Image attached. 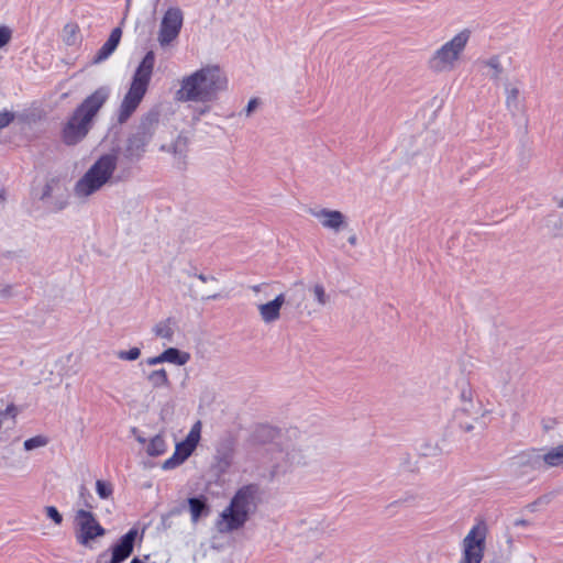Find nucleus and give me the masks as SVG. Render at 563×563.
<instances>
[{"label": "nucleus", "mask_w": 563, "mask_h": 563, "mask_svg": "<svg viewBox=\"0 0 563 563\" xmlns=\"http://www.w3.org/2000/svg\"><path fill=\"white\" fill-rule=\"evenodd\" d=\"M485 536L473 527L463 540V556L460 563H481L484 556Z\"/></svg>", "instance_id": "12"}, {"label": "nucleus", "mask_w": 563, "mask_h": 563, "mask_svg": "<svg viewBox=\"0 0 563 563\" xmlns=\"http://www.w3.org/2000/svg\"><path fill=\"white\" fill-rule=\"evenodd\" d=\"M117 166V153L112 152L101 155L75 184V196L88 198L103 186L117 183L118 179L114 177Z\"/></svg>", "instance_id": "6"}, {"label": "nucleus", "mask_w": 563, "mask_h": 563, "mask_svg": "<svg viewBox=\"0 0 563 563\" xmlns=\"http://www.w3.org/2000/svg\"><path fill=\"white\" fill-rule=\"evenodd\" d=\"M286 302L285 294L277 295L273 300L258 305L261 319L265 323H273L280 318V309Z\"/></svg>", "instance_id": "15"}, {"label": "nucleus", "mask_w": 563, "mask_h": 563, "mask_svg": "<svg viewBox=\"0 0 563 563\" xmlns=\"http://www.w3.org/2000/svg\"><path fill=\"white\" fill-rule=\"evenodd\" d=\"M417 497L413 494L407 493L404 496H401L399 499L395 500V505L399 506H411L415 504Z\"/></svg>", "instance_id": "37"}, {"label": "nucleus", "mask_w": 563, "mask_h": 563, "mask_svg": "<svg viewBox=\"0 0 563 563\" xmlns=\"http://www.w3.org/2000/svg\"><path fill=\"white\" fill-rule=\"evenodd\" d=\"M470 38L468 29L460 31L431 54L427 60L428 68L434 74L453 71L462 59Z\"/></svg>", "instance_id": "7"}, {"label": "nucleus", "mask_w": 563, "mask_h": 563, "mask_svg": "<svg viewBox=\"0 0 563 563\" xmlns=\"http://www.w3.org/2000/svg\"><path fill=\"white\" fill-rule=\"evenodd\" d=\"M558 205L560 208H563V199H561Z\"/></svg>", "instance_id": "59"}, {"label": "nucleus", "mask_w": 563, "mask_h": 563, "mask_svg": "<svg viewBox=\"0 0 563 563\" xmlns=\"http://www.w3.org/2000/svg\"><path fill=\"white\" fill-rule=\"evenodd\" d=\"M188 137L180 133L170 145H162L161 151L169 152L175 157L183 161L186 157V153L188 151Z\"/></svg>", "instance_id": "18"}, {"label": "nucleus", "mask_w": 563, "mask_h": 563, "mask_svg": "<svg viewBox=\"0 0 563 563\" xmlns=\"http://www.w3.org/2000/svg\"><path fill=\"white\" fill-rule=\"evenodd\" d=\"M130 563H143V561H141L137 558H134Z\"/></svg>", "instance_id": "56"}, {"label": "nucleus", "mask_w": 563, "mask_h": 563, "mask_svg": "<svg viewBox=\"0 0 563 563\" xmlns=\"http://www.w3.org/2000/svg\"><path fill=\"white\" fill-rule=\"evenodd\" d=\"M11 36H12L11 29L7 25H1L0 26V48L10 42Z\"/></svg>", "instance_id": "36"}, {"label": "nucleus", "mask_w": 563, "mask_h": 563, "mask_svg": "<svg viewBox=\"0 0 563 563\" xmlns=\"http://www.w3.org/2000/svg\"><path fill=\"white\" fill-rule=\"evenodd\" d=\"M295 287H300V290H299V298L302 299L303 298V283L302 282H296L294 284Z\"/></svg>", "instance_id": "46"}, {"label": "nucleus", "mask_w": 563, "mask_h": 563, "mask_svg": "<svg viewBox=\"0 0 563 563\" xmlns=\"http://www.w3.org/2000/svg\"><path fill=\"white\" fill-rule=\"evenodd\" d=\"M184 462H185V459L179 456L178 453L175 451L174 454L163 463L162 467L164 470H173V468L179 466Z\"/></svg>", "instance_id": "32"}, {"label": "nucleus", "mask_w": 563, "mask_h": 563, "mask_svg": "<svg viewBox=\"0 0 563 563\" xmlns=\"http://www.w3.org/2000/svg\"><path fill=\"white\" fill-rule=\"evenodd\" d=\"M196 277H197L199 280H201L202 283H207V282H209V280H213V282H216V280H217V278H216L214 276H207V275H205V274H197V275H196Z\"/></svg>", "instance_id": "45"}, {"label": "nucleus", "mask_w": 563, "mask_h": 563, "mask_svg": "<svg viewBox=\"0 0 563 563\" xmlns=\"http://www.w3.org/2000/svg\"><path fill=\"white\" fill-rule=\"evenodd\" d=\"M188 505L192 522H197L201 516H206L209 512L205 496L189 498Z\"/></svg>", "instance_id": "19"}, {"label": "nucleus", "mask_w": 563, "mask_h": 563, "mask_svg": "<svg viewBox=\"0 0 563 563\" xmlns=\"http://www.w3.org/2000/svg\"><path fill=\"white\" fill-rule=\"evenodd\" d=\"M11 415L13 418L16 415V408L13 404L9 405L4 411L0 412V416Z\"/></svg>", "instance_id": "43"}, {"label": "nucleus", "mask_w": 563, "mask_h": 563, "mask_svg": "<svg viewBox=\"0 0 563 563\" xmlns=\"http://www.w3.org/2000/svg\"><path fill=\"white\" fill-rule=\"evenodd\" d=\"M257 104H258L257 99H255V98L251 99L245 109L246 115H250L255 110Z\"/></svg>", "instance_id": "42"}, {"label": "nucleus", "mask_w": 563, "mask_h": 563, "mask_svg": "<svg viewBox=\"0 0 563 563\" xmlns=\"http://www.w3.org/2000/svg\"><path fill=\"white\" fill-rule=\"evenodd\" d=\"M122 31L120 27H115L111 31L110 36L106 43L99 48L97 54L92 58V64H100L106 60L118 47L121 40Z\"/></svg>", "instance_id": "17"}, {"label": "nucleus", "mask_w": 563, "mask_h": 563, "mask_svg": "<svg viewBox=\"0 0 563 563\" xmlns=\"http://www.w3.org/2000/svg\"><path fill=\"white\" fill-rule=\"evenodd\" d=\"M80 29L79 25L75 22H69L64 25L63 32H62V38L63 42L67 46H74L80 41L79 35Z\"/></svg>", "instance_id": "22"}, {"label": "nucleus", "mask_w": 563, "mask_h": 563, "mask_svg": "<svg viewBox=\"0 0 563 563\" xmlns=\"http://www.w3.org/2000/svg\"><path fill=\"white\" fill-rule=\"evenodd\" d=\"M136 440L140 443H143V444L145 443V439L143 437H137Z\"/></svg>", "instance_id": "55"}, {"label": "nucleus", "mask_w": 563, "mask_h": 563, "mask_svg": "<svg viewBox=\"0 0 563 563\" xmlns=\"http://www.w3.org/2000/svg\"><path fill=\"white\" fill-rule=\"evenodd\" d=\"M141 356V350L139 347H131L128 351L117 352V357L122 361H136Z\"/></svg>", "instance_id": "31"}, {"label": "nucleus", "mask_w": 563, "mask_h": 563, "mask_svg": "<svg viewBox=\"0 0 563 563\" xmlns=\"http://www.w3.org/2000/svg\"><path fill=\"white\" fill-rule=\"evenodd\" d=\"M309 213L318 219L324 229L334 233H339L347 227L346 217L339 210L328 208L310 209Z\"/></svg>", "instance_id": "13"}, {"label": "nucleus", "mask_w": 563, "mask_h": 563, "mask_svg": "<svg viewBox=\"0 0 563 563\" xmlns=\"http://www.w3.org/2000/svg\"><path fill=\"white\" fill-rule=\"evenodd\" d=\"M0 199H1V201H4V199H5V198H4V192H3V191H2V192H0Z\"/></svg>", "instance_id": "58"}, {"label": "nucleus", "mask_w": 563, "mask_h": 563, "mask_svg": "<svg viewBox=\"0 0 563 563\" xmlns=\"http://www.w3.org/2000/svg\"><path fill=\"white\" fill-rule=\"evenodd\" d=\"M220 296L219 294L209 295L207 297H201L202 300H209V299H218Z\"/></svg>", "instance_id": "49"}, {"label": "nucleus", "mask_w": 563, "mask_h": 563, "mask_svg": "<svg viewBox=\"0 0 563 563\" xmlns=\"http://www.w3.org/2000/svg\"><path fill=\"white\" fill-rule=\"evenodd\" d=\"M227 87L228 79L221 68L208 65L181 79L176 99L183 102L208 103L214 101Z\"/></svg>", "instance_id": "2"}, {"label": "nucleus", "mask_w": 563, "mask_h": 563, "mask_svg": "<svg viewBox=\"0 0 563 563\" xmlns=\"http://www.w3.org/2000/svg\"><path fill=\"white\" fill-rule=\"evenodd\" d=\"M14 119V113L10 111L0 112V130L8 126Z\"/></svg>", "instance_id": "38"}, {"label": "nucleus", "mask_w": 563, "mask_h": 563, "mask_svg": "<svg viewBox=\"0 0 563 563\" xmlns=\"http://www.w3.org/2000/svg\"><path fill=\"white\" fill-rule=\"evenodd\" d=\"M552 499H553V493L545 494V495L540 496L538 499H536V504H539L540 506L548 505L551 503Z\"/></svg>", "instance_id": "41"}, {"label": "nucleus", "mask_w": 563, "mask_h": 563, "mask_svg": "<svg viewBox=\"0 0 563 563\" xmlns=\"http://www.w3.org/2000/svg\"><path fill=\"white\" fill-rule=\"evenodd\" d=\"M166 448L164 438L161 434H157L151 439L146 448V453L150 456H159L166 452Z\"/></svg>", "instance_id": "24"}, {"label": "nucleus", "mask_w": 563, "mask_h": 563, "mask_svg": "<svg viewBox=\"0 0 563 563\" xmlns=\"http://www.w3.org/2000/svg\"><path fill=\"white\" fill-rule=\"evenodd\" d=\"M347 241H349V243H350L351 245H353V246H354V245H356V243H357L356 234H352V235H350V238L347 239Z\"/></svg>", "instance_id": "47"}, {"label": "nucleus", "mask_w": 563, "mask_h": 563, "mask_svg": "<svg viewBox=\"0 0 563 563\" xmlns=\"http://www.w3.org/2000/svg\"><path fill=\"white\" fill-rule=\"evenodd\" d=\"M420 453L423 456H437L442 453V449L438 443L426 442L420 446Z\"/></svg>", "instance_id": "29"}, {"label": "nucleus", "mask_w": 563, "mask_h": 563, "mask_svg": "<svg viewBox=\"0 0 563 563\" xmlns=\"http://www.w3.org/2000/svg\"><path fill=\"white\" fill-rule=\"evenodd\" d=\"M67 205V201H59L56 203L55 210H63Z\"/></svg>", "instance_id": "48"}, {"label": "nucleus", "mask_w": 563, "mask_h": 563, "mask_svg": "<svg viewBox=\"0 0 563 563\" xmlns=\"http://www.w3.org/2000/svg\"><path fill=\"white\" fill-rule=\"evenodd\" d=\"M515 525H516V526H525V525H527V521H526V520H523V519H520V520H517V521L515 522Z\"/></svg>", "instance_id": "52"}, {"label": "nucleus", "mask_w": 563, "mask_h": 563, "mask_svg": "<svg viewBox=\"0 0 563 563\" xmlns=\"http://www.w3.org/2000/svg\"><path fill=\"white\" fill-rule=\"evenodd\" d=\"M46 516L52 519L56 525H60L63 522V516L59 514L56 507L46 506L45 507Z\"/></svg>", "instance_id": "34"}, {"label": "nucleus", "mask_w": 563, "mask_h": 563, "mask_svg": "<svg viewBox=\"0 0 563 563\" xmlns=\"http://www.w3.org/2000/svg\"><path fill=\"white\" fill-rule=\"evenodd\" d=\"M463 430L466 431V432H470L473 430V426L472 424H465V426H462Z\"/></svg>", "instance_id": "51"}, {"label": "nucleus", "mask_w": 563, "mask_h": 563, "mask_svg": "<svg viewBox=\"0 0 563 563\" xmlns=\"http://www.w3.org/2000/svg\"><path fill=\"white\" fill-rule=\"evenodd\" d=\"M164 362H168L176 365H185L190 360L188 352H183L176 347H168L163 351Z\"/></svg>", "instance_id": "21"}, {"label": "nucleus", "mask_w": 563, "mask_h": 563, "mask_svg": "<svg viewBox=\"0 0 563 563\" xmlns=\"http://www.w3.org/2000/svg\"><path fill=\"white\" fill-rule=\"evenodd\" d=\"M273 453L269 471L272 479L307 465L311 457V440L297 428H289L280 442V448Z\"/></svg>", "instance_id": "3"}, {"label": "nucleus", "mask_w": 563, "mask_h": 563, "mask_svg": "<svg viewBox=\"0 0 563 563\" xmlns=\"http://www.w3.org/2000/svg\"><path fill=\"white\" fill-rule=\"evenodd\" d=\"M85 494H88V490L85 486L80 487V496H84Z\"/></svg>", "instance_id": "53"}, {"label": "nucleus", "mask_w": 563, "mask_h": 563, "mask_svg": "<svg viewBox=\"0 0 563 563\" xmlns=\"http://www.w3.org/2000/svg\"><path fill=\"white\" fill-rule=\"evenodd\" d=\"M505 106L512 117L523 112L525 104L520 97V89L518 85L506 84L505 85Z\"/></svg>", "instance_id": "16"}, {"label": "nucleus", "mask_w": 563, "mask_h": 563, "mask_svg": "<svg viewBox=\"0 0 563 563\" xmlns=\"http://www.w3.org/2000/svg\"><path fill=\"white\" fill-rule=\"evenodd\" d=\"M476 404H474V401H466V402H462L461 407H460V411L465 413V415H474V413H477V410H476Z\"/></svg>", "instance_id": "39"}, {"label": "nucleus", "mask_w": 563, "mask_h": 563, "mask_svg": "<svg viewBox=\"0 0 563 563\" xmlns=\"http://www.w3.org/2000/svg\"><path fill=\"white\" fill-rule=\"evenodd\" d=\"M96 492L101 499H108L113 493L111 483L98 479L96 482Z\"/></svg>", "instance_id": "26"}, {"label": "nucleus", "mask_w": 563, "mask_h": 563, "mask_svg": "<svg viewBox=\"0 0 563 563\" xmlns=\"http://www.w3.org/2000/svg\"><path fill=\"white\" fill-rule=\"evenodd\" d=\"M196 449V445L194 443H190L189 441L184 440L183 442L178 443L176 445V452L179 456L185 459V461L191 455L194 450Z\"/></svg>", "instance_id": "30"}, {"label": "nucleus", "mask_w": 563, "mask_h": 563, "mask_svg": "<svg viewBox=\"0 0 563 563\" xmlns=\"http://www.w3.org/2000/svg\"><path fill=\"white\" fill-rule=\"evenodd\" d=\"M258 494L260 487L256 484L241 487L232 497L230 505L221 512L218 530L223 533L242 528L257 508Z\"/></svg>", "instance_id": "4"}, {"label": "nucleus", "mask_w": 563, "mask_h": 563, "mask_svg": "<svg viewBox=\"0 0 563 563\" xmlns=\"http://www.w3.org/2000/svg\"><path fill=\"white\" fill-rule=\"evenodd\" d=\"M136 536V529H130L125 534H123L112 547L111 559L107 563H122L126 560L133 552Z\"/></svg>", "instance_id": "14"}, {"label": "nucleus", "mask_w": 563, "mask_h": 563, "mask_svg": "<svg viewBox=\"0 0 563 563\" xmlns=\"http://www.w3.org/2000/svg\"><path fill=\"white\" fill-rule=\"evenodd\" d=\"M460 400L461 402H470L473 400V390L467 383H463L461 386Z\"/></svg>", "instance_id": "35"}, {"label": "nucleus", "mask_w": 563, "mask_h": 563, "mask_svg": "<svg viewBox=\"0 0 563 563\" xmlns=\"http://www.w3.org/2000/svg\"><path fill=\"white\" fill-rule=\"evenodd\" d=\"M158 125V114L148 113L145 115L135 131L132 132L123 148V156L130 162H139L145 154L146 147L152 141Z\"/></svg>", "instance_id": "8"}, {"label": "nucleus", "mask_w": 563, "mask_h": 563, "mask_svg": "<svg viewBox=\"0 0 563 563\" xmlns=\"http://www.w3.org/2000/svg\"><path fill=\"white\" fill-rule=\"evenodd\" d=\"M144 363L148 366H154L164 363L163 352L159 355L148 357L147 360L144 361Z\"/></svg>", "instance_id": "40"}, {"label": "nucleus", "mask_w": 563, "mask_h": 563, "mask_svg": "<svg viewBox=\"0 0 563 563\" xmlns=\"http://www.w3.org/2000/svg\"><path fill=\"white\" fill-rule=\"evenodd\" d=\"M184 14L177 7H172L164 13L157 41L162 47L169 46L178 36L183 26Z\"/></svg>", "instance_id": "10"}, {"label": "nucleus", "mask_w": 563, "mask_h": 563, "mask_svg": "<svg viewBox=\"0 0 563 563\" xmlns=\"http://www.w3.org/2000/svg\"><path fill=\"white\" fill-rule=\"evenodd\" d=\"M187 275H188L189 277H196L197 273L191 272V271H188V272H187Z\"/></svg>", "instance_id": "54"}, {"label": "nucleus", "mask_w": 563, "mask_h": 563, "mask_svg": "<svg viewBox=\"0 0 563 563\" xmlns=\"http://www.w3.org/2000/svg\"><path fill=\"white\" fill-rule=\"evenodd\" d=\"M485 65L492 69V79H498L503 73V66L498 56H493L485 62Z\"/></svg>", "instance_id": "27"}, {"label": "nucleus", "mask_w": 563, "mask_h": 563, "mask_svg": "<svg viewBox=\"0 0 563 563\" xmlns=\"http://www.w3.org/2000/svg\"><path fill=\"white\" fill-rule=\"evenodd\" d=\"M110 96L111 88L107 85L100 86L74 109L62 128L60 137L64 144L73 146L86 139Z\"/></svg>", "instance_id": "1"}, {"label": "nucleus", "mask_w": 563, "mask_h": 563, "mask_svg": "<svg viewBox=\"0 0 563 563\" xmlns=\"http://www.w3.org/2000/svg\"><path fill=\"white\" fill-rule=\"evenodd\" d=\"M175 321L172 318H167L155 324L153 332L156 336L172 341L174 336Z\"/></svg>", "instance_id": "23"}, {"label": "nucleus", "mask_w": 563, "mask_h": 563, "mask_svg": "<svg viewBox=\"0 0 563 563\" xmlns=\"http://www.w3.org/2000/svg\"><path fill=\"white\" fill-rule=\"evenodd\" d=\"M200 429H201V423H200V421H197L192 426L191 430L189 431V433L185 440L189 441L190 443H194L197 446L199 439H200Z\"/></svg>", "instance_id": "33"}, {"label": "nucleus", "mask_w": 563, "mask_h": 563, "mask_svg": "<svg viewBox=\"0 0 563 563\" xmlns=\"http://www.w3.org/2000/svg\"><path fill=\"white\" fill-rule=\"evenodd\" d=\"M144 375L153 388L169 387L170 385L168 374L164 368L144 372Z\"/></svg>", "instance_id": "20"}, {"label": "nucleus", "mask_w": 563, "mask_h": 563, "mask_svg": "<svg viewBox=\"0 0 563 563\" xmlns=\"http://www.w3.org/2000/svg\"><path fill=\"white\" fill-rule=\"evenodd\" d=\"M314 300L321 307L325 306L330 301V296L325 292L324 286L320 283L314 284L311 287Z\"/></svg>", "instance_id": "25"}, {"label": "nucleus", "mask_w": 563, "mask_h": 563, "mask_svg": "<svg viewBox=\"0 0 563 563\" xmlns=\"http://www.w3.org/2000/svg\"><path fill=\"white\" fill-rule=\"evenodd\" d=\"M540 506L539 504H536V500L531 504H529L527 507L530 511H534L537 507Z\"/></svg>", "instance_id": "50"}, {"label": "nucleus", "mask_w": 563, "mask_h": 563, "mask_svg": "<svg viewBox=\"0 0 563 563\" xmlns=\"http://www.w3.org/2000/svg\"><path fill=\"white\" fill-rule=\"evenodd\" d=\"M520 465H528L538 470L545 467H556L563 465V443L552 448L549 452L541 454L540 450H531L518 456Z\"/></svg>", "instance_id": "11"}, {"label": "nucleus", "mask_w": 563, "mask_h": 563, "mask_svg": "<svg viewBox=\"0 0 563 563\" xmlns=\"http://www.w3.org/2000/svg\"><path fill=\"white\" fill-rule=\"evenodd\" d=\"M52 194V185L51 184H46L44 189H43V192L41 195V200H45L46 198H48Z\"/></svg>", "instance_id": "44"}, {"label": "nucleus", "mask_w": 563, "mask_h": 563, "mask_svg": "<svg viewBox=\"0 0 563 563\" xmlns=\"http://www.w3.org/2000/svg\"><path fill=\"white\" fill-rule=\"evenodd\" d=\"M47 438L44 435H36L24 441L23 446L26 451L34 450L36 448L45 446L47 444Z\"/></svg>", "instance_id": "28"}, {"label": "nucleus", "mask_w": 563, "mask_h": 563, "mask_svg": "<svg viewBox=\"0 0 563 563\" xmlns=\"http://www.w3.org/2000/svg\"><path fill=\"white\" fill-rule=\"evenodd\" d=\"M155 54L148 51L135 69L129 90L118 110V122L125 123L143 100L152 78Z\"/></svg>", "instance_id": "5"}, {"label": "nucleus", "mask_w": 563, "mask_h": 563, "mask_svg": "<svg viewBox=\"0 0 563 563\" xmlns=\"http://www.w3.org/2000/svg\"><path fill=\"white\" fill-rule=\"evenodd\" d=\"M75 522L77 526L76 539L81 545L87 547L96 538L106 534V529L99 525L93 514L89 510H77Z\"/></svg>", "instance_id": "9"}, {"label": "nucleus", "mask_w": 563, "mask_h": 563, "mask_svg": "<svg viewBox=\"0 0 563 563\" xmlns=\"http://www.w3.org/2000/svg\"><path fill=\"white\" fill-rule=\"evenodd\" d=\"M252 289L257 292V291H260L261 286L260 285H255V286L252 287Z\"/></svg>", "instance_id": "57"}]
</instances>
